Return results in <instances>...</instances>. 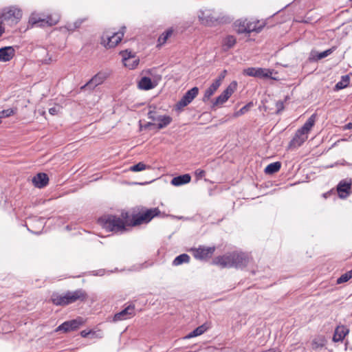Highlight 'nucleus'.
<instances>
[{"label": "nucleus", "mask_w": 352, "mask_h": 352, "mask_svg": "<svg viewBox=\"0 0 352 352\" xmlns=\"http://www.w3.org/2000/svg\"><path fill=\"white\" fill-rule=\"evenodd\" d=\"M273 71L274 69L261 67H248L247 69H243V74L258 78L275 79V78L272 76Z\"/></svg>", "instance_id": "10"}, {"label": "nucleus", "mask_w": 352, "mask_h": 352, "mask_svg": "<svg viewBox=\"0 0 352 352\" xmlns=\"http://www.w3.org/2000/svg\"><path fill=\"white\" fill-rule=\"evenodd\" d=\"M135 315V305H129L124 309L118 313H116L113 316V321L117 322L119 320H126Z\"/></svg>", "instance_id": "16"}, {"label": "nucleus", "mask_w": 352, "mask_h": 352, "mask_svg": "<svg viewBox=\"0 0 352 352\" xmlns=\"http://www.w3.org/2000/svg\"><path fill=\"white\" fill-rule=\"evenodd\" d=\"M92 333V331L89 330V331H87V330H83L80 332V336L82 337V338H87L88 337V336L89 334ZM93 333H94L93 332Z\"/></svg>", "instance_id": "47"}, {"label": "nucleus", "mask_w": 352, "mask_h": 352, "mask_svg": "<svg viewBox=\"0 0 352 352\" xmlns=\"http://www.w3.org/2000/svg\"><path fill=\"white\" fill-rule=\"evenodd\" d=\"M276 113H280L285 108L284 102L282 100H278L276 102Z\"/></svg>", "instance_id": "41"}, {"label": "nucleus", "mask_w": 352, "mask_h": 352, "mask_svg": "<svg viewBox=\"0 0 352 352\" xmlns=\"http://www.w3.org/2000/svg\"><path fill=\"white\" fill-rule=\"evenodd\" d=\"M219 87L220 86L217 84V82H213L210 86L205 91L202 100L204 102L208 101Z\"/></svg>", "instance_id": "27"}, {"label": "nucleus", "mask_w": 352, "mask_h": 352, "mask_svg": "<svg viewBox=\"0 0 352 352\" xmlns=\"http://www.w3.org/2000/svg\"><path fill=\"white\" fill-rule=\"evenodd\" d=\"M52 61V58H49L48 59H45L43 63L45 64H49Z\"/></svg>", "instance_id": "55"}, {"label": "nucleus", "mask_w": 352, "mask_h": 352, "mask_svg": "<svg viewBox=\"0 0 352 352\" xmlns=\"http://www.w3.org/2000/svg\"><path fill=\"white\" fill-rule=\"evenodd\" d=\"M15 56V49L13 46H6L0 48V61L8 62Z\"/></svg>", "instance_id": "18"}, {"label": "nucleus", "mask_w": 352, "mask_h": 352, "mask_svg": "<svg viewBox=\"0 0 352 352\" xmlns=\"http://www.w3.org/2000/svg\"><path fill=\"white\" fill-rule=\"evenodd\" d=\"M212 263L222 268H244L249 263V257L245 253L233 252L216 256L212 260Z\"/></svg>", "instance_id": "2"}, {"label": "nucleus", "mask_w": 352, "mask_h": 352, "mask_svg": "<svg viewBox=\"0 0 352 352\" xmlns=\"http://www.w3.org/2000/svg\"><path fill=\"white\" fill-rule=\"evenodd\" d=\"M198 19L200 23L207 27H216L221 25L229 24L232 19L223 14L215 15L212 10H199Z\"/></svg>", "instance_id": "4"}, {"label": "nucleus", "mask_w": 352, "mask_h": 352, "mask_svg": "<svg viewBox=\"0 0 352 352\" xmlns=\"http://www.w3.org/2000/svg\"><path fill=\"white\" fill-rule=\"evenodd\" d=\"M85 322L82 317H77L75 319L67 320L60 324L55 330L56 332L63 331V333H69L78 330Z\"/></svg>", "instance_id": "8"}, {"label": "nucleus", "mask_w": 352, "mask_h": 352, "mask_svg": "<svg viewBox=\"0 0 352 352\" xmlns=\"http://www.w3.org/2000/svg\"><path fill=\"white\" fill-rule=\"evenodd\" d=\"M155 121H158L159 122L156 124L157 129H162L169 125L172 121L173 118L170 116L166 115H160L157 117Z\"/></svg>", "instance_id": "23"}, {"label": "nucleus", "mask_w": 352, "mask_h": 352, "mask_svg": "<svg viewBox=\"0 0 352 352\" xmlns=\"http://www.w3.org/2000/svg\"><path fill=\"white\" fill-rule=\"evenodd\" d=\"M161 211L158 208L146 209L142 212L122 210L120 217L115 214H104L99 217L98 223L108 232H124L128 230L127 226L135 227L148 223L154 217L160 216Z\"/></svg>", "instance_id": "1"}, {"label": "nucleus", "mask_w": 352, "mask_h": 352, "mask_svg": "<svg viewBox=\"0 0 352 352\" xmlns=\"http://www.w3.org/2000/svg\"><path fill=\"white\" fill-rule=\"evenodd\" d=\"M226 74H227V70L226 69L223 70L219 75L218 78L214 80V82H217V84L220 86L222 80L225 78Z\"/></svg>", "instance_id": "39"}, {"label": "nucleus", "mask_w": 352, "mask_h": 352, "mask_svg": "<svg viewBox=\"0 0 352 352\" xmlns=\"http://www.w3.org/2000/svg\"><path fill=\"white\" fill-rule=\"evenodd\" d=\"M199 88L194 87L188 90L182 98L177 102L175 106V110L180 112L182 109L188 105L198 95Z\"/></svg>", "instance_id": "9"}, {"label": "nucleus", "mask_w": 352, "mask_h": 352, "mask_svg": "<svg viewBox=\"0 0 352 352\" xmlns=\"http://www.w3.org/2000/svg\"><path fill=\"white\" fill-rule=\"evenodd\" d=\"M88 299L87 293L82 289H78L74 292L67 291L64 294L53 292L50 297V301L56 306L65 307L78 300L85 302Z\"/></svg>", "instance_id": "3"}, {"label": "nucleus", "mask_w": 352, "mask_h": 352, "mask_svg": "<svg viewBox=\"0 0 352 352\" xmlns=\"http://www.w3.org/2000/svg\"><path fill=\"white\" fill-rule=\"evenodd\" d=\"M15 113V111L13 109H4L0 112V118H8Z\"/></svg>", "instance_id": "38"}, {"label": "nucleus", "mask_w": 352, "mask_h": 352, "mask_svg": "<svg viewBox=\"0 0 352 352\" xmlns=\"http://www.w3.org/2000/svg\"><path fill=\"white\" fill-rule=\"evenodd\" d=\"M149 111L147 113L148 119L151 120L152 121H155L157 119V117L159 116L157 115V111H155V107L150 105L148 107Z\"/></svg>", "instance_id": "37"}, {"label": "nucleus", "mask_w": 352, "mask_h": 352, "mask_svg": "<svg viewBox=\"0 0 352 352\" xmlns=\"http://www.w3.org/2000/svg\"><path fill=\"white\" fill-rule=\"evenodd\" d=\"M348 75H349V77H352V72H350Z\"/></svg>", "instance_id": "58"}, {"label": "nucleus", "mask_w": 352, "mask_h": 352, "mask_svg": "<svg viewBox=\"0 0 352 352\" xmlns=\"http://www.w3.org/2000/svg\"><path fill=\"white\" fill-rule=\"evenodd\" d=\"M191 181V176L190 174L186 173L180 175L173 177L170 182V184L175 186H179L182 185L187 184Z\"/></svg>", "instance_id": "19"}, {"label": "nucleus", "mask_w": 352, "mask_h": 352, "mask_svg": "<svg viewBox=\"0 0 352 352\" xmlns=\"http://www.w3.org/2000/svg\"><path fill=\"white\" fill-rule=\"evenodd\" d=\"M262 352H280V351L276 348H271Z\"/></svg>", "instance_id": "52"}, {"label": "nucleus", "mask_w": 352, "mask_h": 352, "mask_svg": "<svg viewBox=\"0 0 352 352\" xmlns=\"http://www.w3.org/2000/svg\"><path fill=\"white\" fill-rule=\"evenodd\" d=\"M87 20V19H78L74 23V25L75 26L76 29L79 28L82 23L85 22Z\"/></svg>", "instance_id": "44"}, {"label": "nucleus", "mask_w": 352, "mask_h": 352, "mask_svg": "<svg viewBox=\"0 0 352 352\" xmlns=\"http://www.w3.org/2000/svg\"><path fill=\"white\" fill-rule=\"evenodd\" d=\"M66 28L69 32H74L75 30H76L75 26L74 25V23H67L66 25Z\"/></svg>", "instance_id": "48"}, {"label": "nucleus", "mask_w": 352, "mask_h": 352, "mask_svg": "<svg viewBox=\"0 0 352 352\" xmlns=\"http://www.w3.org/2000/svg\"><path fill=\"white\" fill-rule=\"evenodd\" d=\"M215 251V247H199L194 250V256L197 259L207 260L212 257Z\"/></svg>", "instance_id": "14"}, {"label": "nucleus", "mask_w": 352, "mask_h": 352, "mask_svg": "<svg viewBox=\"0 0 352 352\" xmlns=\"http://www.w3.org/2000/svg\"><path fill=\"white\" fill-rule=\"evenodd\" d=\"M252 107H253V102H248L245 106H243L242 108H241L239 111L235 112L234 113V117H239V116H241L245 114V113L249 111L250 108Z\"/></svg>", "instance_id": "35"}, {"label": "nucleus", "mask_w": 352, "mask_h": 352, "mask_svg": "<svg viewBox=\"0 0 352 352\" xmlns=\"http://www.w3.org/2000/svg\"><path fill=\"white\" fill-rule=\"evenodd\" d=\"M332 195H335L334 189H331V190H329L328 192L323 193L322 197L324 199H327L328 197H331Z\"/></svg>", "instance_id": "45"}, {"label": "nucleus", "mask_w": 352, "mask_h": 352, "mask_svg": "<svg viewBox=\"0 0 352 352\" xmlns=\"http://www.w3.org/2000/svg\"><path fill=\"white\" fill-rule=\"evenodd\" d=\"M316 120V114H312L305 122V123L299 128L298 129L301 131L300 133H304L307 135L308 133L311 131V128L314 126Z\"/></svg>", "instance_id": "22"}, {"label": "nucleus", "mask_w": 352, "mask_h": 352, "mask_svg": "<svg viewBox=\"0 0 352 352\" xmlns=\"http://www.w3.org/2000/svg\"><path fill=\"white\" fill-rule=\"evenodd\" d=\"M236 43V38L232 35L227 36L223 42V48L224 51H228L232 48Z\"/></svg>", "instance_id": "29"}, {"label": "nucleus", "mask_w": 352, "mask_h": 352, "mask_svg": "<svg viewBox=\"0 0 352 352\" xmlns=\"http://www.w3.org/2000/svg\"><path fill=\"white\" fill-rule=\"evenodd\" d=\"M151 166L145 164L144 162H140L136 164L131 166L129 168V170L133 172H139L146 169H150Z\"/></svg>", "instance_id": "33"}, {"label": "nucleus", "mask_w": 352, "mask_h": 352, "mask_svg": "<svg viewBox=\"0 0 352 352\" xmlns=\"http://www.w3.org/2000/svg\"><path fill=\"white\" fill-rule=\"evenodd\" d=\"M352 129V123L351 122H349L344 126V129Z\"/></svg>", "instance_id": "53"}, {"label": "nucleus", "mask_w": 352, "mask_h": 352, "mask_svg": "<svg viewBox=\"0 0 352 352\" xmlns=\"http://www.w3.org/2000/svg\"><path fill=\"white\" fill-rule=\"evenodd\" d=\"M156 86L151 78L147 76H143L141 78L138 84V87L142 90H150L153 89Z\"/></svg>", "instance_id": "21"}, {"label": "nucleus", "mask_w": 352, "mask_h": 352, "mask_svg": "<svg viewBox=\"0 0 352 352\" xmlns=\"http://www.w3.org/2000/svg\"><path fill=\"white\" fill-rule=\"evenodd\" d=\"M139 63V60H135L133 61V66L131 67V69H133L135 68Z\"/></svg>", "instance_id": "54"}, {"label": "nucleus", "mask_w": 352, "mask_h": 352, "mask_svg": "<svg viewBox=\"0 0 352 352\" xmlns=\"http://www.w3.org/2000/svg\"><path fill=\"white\" fill-rule=\"evenodd\" d=\"M58 112V110L56 107H52L49 109V113L51 115H56Z\"/></svg>", "instance_id": "51"}, {"label": "nucleus", "mask_w": 352, "mask_h": 352, "mask_svg": "<svg viewBox=\"0 0 352 352\" xmlns=\"http://www.w3.org/2000/svg\"><path fill=\"white\" fill-rule=\"evenodd\" d=\"M254 25V23L248 21V25L247 26V30L250 29V31L247 32V33H251V32H253L254 30H256V29L253 27Z\"/></svg>", "instance_id": "46"}, {"label": "nucleus", "mask_w": 352, "mask_h": 352, "mask_svg": "<svg viewBox=\"0 0 352 352\" xmlns=\"http://www.w3.org/2000/svg\"><path fill=\"white\" fill-rule=\"evenodd\" d=\"M23 16L22 10L16 6L4 8L0 10V21L6 23L10 27L16 25Z\"/></svg>", "instance_id": "5"}, {"label": "nucleus", "mask_w": 352, "mask_h": 352, "mask_svg": "<svg viewBox=\"0 0 352 352\" xmlns=\"http://www.w3.org/2000/svg\"><path fill=\"white\" fill-rule=\"evenodd\" d=\"M352 278V269L342 274L338 279H337V284H342V283H346L347 282L348 280H349L351 278Z\"/></svg>", "instance_id": "36"}, {"label": "nucleus", "mask_w": 352, "mask_h": 352, "mask_svg": "<svg viewBox=\"0 0 352 352\" xmlns=\"http://www.w3.org/2000/svg\"><path fill=\"white\" fill-rule=\"evenodd\" d=\"M338 196L340 199L347 198L352 192V179L341 180L336 186Z\"/></svg>", "instance_id": "12"}, {"label": "nucleus", "mask_w": 352, "mask_h": 352, "mask_svg": "<svg viewBox=\"0 0 352 352\" xmlns=\"http://www.w3.org/2000/svg\"><path fill=\"white\" fill-rule=\"evenodd\" d=\"M152 126L155 127L157 129L156 124L149 122H147L146 124H145L144 125H141L140 124V129L141 130H142V129H144V130L151 129Z\"/></svg>", "instance_id": "43"}, {"label": "nucleus", "mask_w": 352, "mask_h": 352, "mask_svg": "<svg viewBox=\"0 0 352 352\" xmlns=\"http://www.w3.org/2000/svg\"><path fill=\"white\" fill-rule=\"evenodd\" d=\"M335 50H336V47H332L331 48L328 49L322 52H318L316 54V56L314 58V60H321V59L328 56L329 55H330Z\"/></svg>", "instance_id": "34"}, {"label": "nucleus", "mask_w": 352, "mask_h": 352, "mask_svg": "<svg viewBox=\"0 0 352 352\" xmlns=\"http://www.w3.org/2000/svg\"><path fill=\"white\" fill-rule=\"evenodd\" d=\"M151 182H142V183H137L138 184H140V185H146V184H150Z\"/></svg>", "instance_id": "57"}, {"label": "nucleus", "mask_w": 352, "mask_h": 352, "mask_svg": "<svg viewBox=\"0 0 352 352\" xmlns=\"http://www.w3.org/2000/svg\"><path fill=\"white\" fill-rule=\"evenodd\" d=\"M258 23V21L257 23H254V28L256 29V30H254V32H256L257 33L260 32L263 28V25H259L258 26L257 24Z\"/></svg>", "instance_id": "49"}, {"label": "nucleus", "mask_w": 352, "mask_h": 352, "mask_svg": "<svg viewBox=\"0 0 352 352\" xmlns=\"http://www.w3.org/2000/svg\"><path fill=\"white\" fill-rule=\"evenodd\" d=\"M33 185L38 188L45 187L49 183V177L45 173H38L32 179Z\"/></svg>", "instance_id": "17"}, {"label": "nucleus", "mask_w": 352, "mask_h": 352, "mask_svg": "<svg viewBox=\"0 0 352 352\" xmlns=\"http://www.w3.org/2000/svg\"><path fill=\"white\" fill-rule=\"evenodd\" d=\"M348 333L349 330L344 326L337 327L333 336V341L334 342H342Z\"/></svg>", "instance_id": "20"}, {"label": "nucleus", "mask_w": 352, "mask_h": 352, "mask_svg": "<svg viewBox=\"0 0 352 352\" xmlns=\"http://www.w3.org/2000/svg\"><path fill=\"white\" fill-rule=\"evenodd\" d=\"M281 168V162H275L268 164L264 172L266 175H273L280 170Z\"/></svg>", "instance_id": "26"}, {"label": "nucleus", "mask_w": 352, "mask_h": 352, "mask_svg": "<svg viewBox=\"0 0 352 352\" xmlns=\"http://www.w3.org/2000/svg\"><path fill=\"white\" fill-rule=\"evenodd\" d=\"M60 19L58 14H50L46 18H41L38 14H32L29 19V24L32 26L37 25L39 27L53 26L56 25Z\"/></svg>", "instance_id": "6"}, {"label": "nucleus", "mask_w": 352, "mask_h": 352, "mask_svg": "<svg viewBox=\"0 0 352 352\" xmlns=\"http://www.w3.org/2000/svg\"><path fill=\"white\" fill-rule=\"evenodd\" d=\"M248 25V21L247 20L241 21L238 20L234 23V25L236 28V32L238 34H243L247 33V32L250 31V29L247 30V26Z\"/></svg>", "instance_id": "31"}, {"label": "nucleus", "mask_w": 352, "mask_h": 352, "mask_svg": "<svg viewBox=\"0 0 352 352\" xmlns=\"http://www.w3.org/2000/svg\"><path fill=\"white\" fill-rule=\"evenodd\" d=\"M327 343V340L324 336H320L314 338L311 342V348L313 350H318L323 348Z\"/></svg>", "instance_id": "30"}, {"label": "nucleus", "mask_w": 352, "mask_h": 352, "mask_svg": "<svg viewBox=\"0 0 352 352\" xmlns=\"http://www.w3.org/2000/svg\"><path fill=\"white\" fill-rule=\"evenodd\" d=\"M300 132L299 129L296 131L294 136L288 144L289 149L296 148L300 146L307 140L308 138L307 135Z\"/></svg>", "instance_id": "15"}, {"label": "nucleus", "mask_w": 352, "mask_h": 352, "mask_svg": "<svg viewBox=\"0 0 352 352\" xmlns=\"http://www.w3.org/2000/svg\"><path fill=\"white\" fill-rule=\"evenodd\" d=\"M208 329V327L207 324H203L198 327L195 328L193 331L190 332L187 336H185V338L190 339L194 337L199 336L201 334H203L206 330Z\"/></svg>", "instance_id": "25"}, {"label": "nucleus", "mask_w": 352, "mask_h": 352, "mask_svg": "<svg viewBox=\"0 0 352 352\" xmlns=\"http://www.w3.org/2000/svg\"><path fill=\"white\" fill-rule=\"evenodd\" d=\"M125 30H126V27L125 26H122L118 31H122L124 34Z\"/></svg>", "instance_id": "56"}, {"label": "nucleus", "mask_w": 352, "mask_h": 352, "mask_svg": "<svg viewBox=\"0 0 352 352\" xmlns=\"http://www.w3.org/2000/svg\"><path fill=\"white\" fill-rule=\"evenodd\" d=\"M236 81L234 80L230 82L226 89L218 97L216 98L212 107L214 108L215 106L225 103L236 89Z\"/></svg>", "instance_id": "11"}, {"label": "nucleus", "mask_w": 352, "mask_h": 352, "mask_svg": "<svg viewBox=\"0 0 352 352\" xmlns=\"http://www.w3.org/2000/svg\"><path fill=\"white\" fill-rule=\"evenodd\" d=\"M123 37L124 33L122 31L111 32V35L106 32L100 37V44L107 49L113 48L121 42Z\"/></svg>", "instance_id": "7"}, {"label": "nucleus", "mask_w": 352, "mask_h": 352, "mask_svg": "<svg viewBox=\"0 0 352 352\" xmlns=\"http://www.w3.org/2000/svg\"><path fill=\"white\" fill-rule=\"evenodd\" d=\"M349 83H350L349 75L346 74V75L342 76L341 77L340 81L338 82L336 84V85L333 88V90L339 91V90L343 89L349 86Z\"/></svg>", "instance_id": "28"}, {"label": "nucleus", "mask_w": 352, "mask_h": 352, "mask_svg": "<svg viewBox=\"0 0 352 352\" xmlns=\"http://www.w3.org/2000/svg\"><path fill=\"white\" fill-rule=\"evenodd\" d=\"M174 32V29L173 28H170L164 32L157 39V47H160L165 44L167 40L173 35Z\"/></svg>", "instance_id": "24"}, {"label": "nucleus", "mask_w": 352, "mask_h": 352, "mask_svg": "<svg viewBox=\"0 0 352 352\" xmlns=\"http://www.w3.org/2000/svg\"><path fill=\"white\" fill-rule=\"evenodd\" d=\"M107 78V75L103 72H98L94 75L86 84L80 87V90H94L98 85H101Z\"/></svg>", "instance_id": "13"}, {"label": "nucleus", "mask_w": 352, "mask_h": 352, "mask_svg": "<svg viewBox=\"0 0 352 352\" xmlns=\"http://www.w3.org/2000/svg\"><path fill=\"white\" fill-rule=\"evenodd\" d=\"M190 257L188 254L184 253L176 256L173 261V265L175 266L182 265L183 263H188L190 262Z\"/></svg>", "instance_id": "32"}, {"label": "nucleus", "mask_w": 352, "mask_h": 352, "mask_svg": "<svg viewBox=\"0 0 352 352\" xmlns=\"http://www.w3.org/2000/svg\"><path fill=\"white\" fill-rule=\"evenodd\" d=\"M6 30L2 24V21H0V37L5 33Z\"/></svg>", "instance_id": "50"}, {"label": "nucleus", "mask_w": 352, "mask_h": 352, "mask_svg": "<svg viewBox=\"0 0 352 352\" xmlns=\"http://www.w3.org/2000/svg\"><path fill=\"white\" fill-rule=\"evenodd\" d=\"M120 54H122V56L123 57V60H124V61H126L130 58L133 57V56L132 55L131 52L129 51L128 50H126L124 51H122L120 52Z\"/></svg>", "instance_id": "40"}, {"label": "nucleus", "mask_w": 352, "mask_h": 352, "mask_svg": "<svg viewBox=\"0 0 352 352\" xmlns=\"http://www.w3.org/2000/svg\"><path fill=\"white\" fill-rule=\"evenodd\" d=\"M195 175L197 179H200L206 175V171L201 169H197L195 171Z\"/></svg>", "instance_id": "42"}]
</instances>
